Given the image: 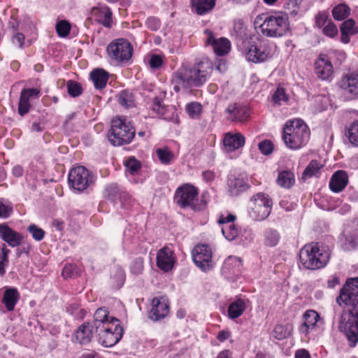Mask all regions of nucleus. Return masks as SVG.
<instances>
[{
    "instance_id": "obj_34",
    "label": "nucleus",
    "mask_w": 358,
    "mask_h": 358,
    "mask_svg": "<svg viewBox=\"0 0 358 358\" xmlns=\"http://www.w3.org/2000/svg\"><path fill=\"white\" fill-rule=\"evenodd\" d=\"M191 3L192 8L199 15L210 12L215 6V0H191Z\"/></svg>"
},
{
    "instance_id": "obj_11",
    "label": "nucleus",
    "mask_w": 358,
    "mask_h": 358,
    "mask_svg": "<svg viewBox=\"0 0 358 358\" xmlns=\"http://www.w3.org/2000/svg\"><path fill=\"white\" fill-rule=\"evenodd\" d=\"M99 336V343L105 347H112L115 345L122 337L123 329L120 327L119 322H112V324L101 327L99 330H95Z\"/></svg>"
},
{
    "instance_id": "obj_25",
    "label": "nucleus",
    "mask_w": 358,
    "mask_h": 358,
    "mask_svg": "<svg viewBox=\"0 0 358 358\" xmlns=\"http://www.w3.org/2000/svg\"><path fill=\"white\" fill-rule=\"evenodd\" d=\"M151 110L156 115L168 121H174L175 108L173 107H166L161 99L155 97L151 106Z\"/></svg>"
},
{
    "instance_id": "obj_47",
    "label": "nucleus",
    "mask_w": 358,
    "mask_h": 358,
    "mask_svg": "<svg viewBox=\"0 0 358 358\" xmlns=\"http://www.w3.org/2000/svg\"><path fill=\"white\" fill-rule=\"evenodd\" d=\"M27 231L36 241H41L45 237V231L34 224H30L27 227Z\"/></svg>"
},
{
    "instance_id": "obj_16",
    "label": "nucleus",
    "mask_w": 358,
    "mask_h": 358,
    "mask_svg": "<svg viewBox=\"0 0 358 358\" xmlns=\"http://www.w3.org/2000/svg\"><path fill=\"white\" fill-rule=\"evenodd\" d=\"M340 87L350 99L358 97V69L350 71L343 76Z\"/></svg>"
},
{
    "instance_id": "obj_52",
    "label": "nucleus",
    "mask_w": 358,
    "mask_h": 358,
    "mask_svg": "<svg viewBox=\"0 0 358 358\" xmlns=\"http://www.w3.org/2000/svg\"><path fill=\"white\" fill-rule=\"evenodd\" d=\"M258 148L261 153L268 155L273 151V145L269 140H264L258 144Z\"/></svg>"
},
{
    "instance_id": "obj_51",
    "label": "nucleus",
    "mask_w": 358,
    "mask_h": 358,
    "mask_svg": "<svg viewBox=\"0 0 358 358\" xmlns=\"http://www.w3.org/2000/svg\"><path fill=\"white\" fill-rule=\"evenodd\" d=\"M188 115L194 118L199 115L201 111V105L197 102H192L186 106Z\"/></svg>"
},
{
    "instance_id": "obj_8",
    "label": "nucleus",
    "mask_w": 358,
    "mask_h": 358,
    "mask_svg": "<svg viewBox=\"0 0 358 358\" xmlns=\"http://www.w3.org/2000/svg\"><path fill=\"white\" fill-rule=\"evenodd\" d=\"M109 58L121 64L127 63L133 55V46L125 38H120L112 41L106 48Z\"/></svg>"
},
{
    "instance_id": "obj_46",
    "label": "nucleus",
    "mask_w": 358,
    "mask_h": 358,
    "mask_svg": "<svg viewBox=\"0 0 358 358\" xmlns=\"http://www.w3.org/2000/svg\"><path fill=\"white\" fill-rule=\"evenodd\" d=\"M71 24L66 20H60L56 24V31L59 36L64 38L67 36L71 31Z\"/></svg>"
},
{
    "instance_id": "obj_17",
    "label": "nucleus",
    "mask_w": 358,
    "mask_h": 358,
    "mask_svg": "<svg viewBox=\"0 0 358 358\" xmlns=\"http://www.w3.org/2000/svg\"><path fill=\"white\" fill-rule=\"evenodd\" d=\"M315 73L322 80H331L334 75V68L329 57L321 54L314 64Z\"/></svg>"
},
{
    "instance_id": "obj_58",
    "label": "nucleus",
    "mask_w": 358,
    "mask_h": 358,
    "mask_svg": "<svg viewBox=\"0 0 358 358\" xmlns=\"http://www.w3.org/2000/svg\"><path fill=\"white\" fill-rule=\"evenodd\" d=\"M145 25L149 29L152 31H157L159 29L161 23L158 18L155 17H150L147 19Z\"/></svg>"
},
{
    "instance_id": "obj_45",
    "label": "nucleus",
    "mask_w": 358,
    "mask_h": 358,
    "mask_svg": "<svg viewBox=\"0 0 358 358\" xmlns=\"http://www.w3.org/2000/svg\"><path fill=\"white\" fill-rule=\"evenodd\" d=\"M126 171L131 175L136 174L141 167V162L134 157H129L124 162Z\"/></svg>"
},
{
    "instance_id": "obj_27",
    "label": "nucleus",
    "mask_w": 358,
    "mask_h": 358,
    "mask_svg": "<svg viewBox=\"0 0 358 358\" xmlns=\"http://www.w3.org/2000/svg\"><path fill=\"white\" fill-rule=\"evenodd\" d=\"M348 183V176L344 171H337L329 181L330 189L336 193L343 191Z\"/></svg>"
},
{
    "instance_id": "obj_56",
    "label": "nucleus",
    "mask_w": 358,
    "mask_h": 358,
    "mask_svg": "<svg viewBox=\"0 0 358 358\" xmlns=\"http://www.w3.org/2000/svg\"><path fill=\"white\" fill-rule=\"evenodd\" d=\"M148 62L150 68L153 69H158L162 66L164 60L161 55H152L150 56Z\"/></svg>"
},
{
    "instance_id": "obj_43",
    "label": "nucleus",
    "mask_w": 358,
    "mask_h": 358,
    "mask_svg": "<svg viewBox=\"0 0 358 358\" xmlns=\"http://www.w3.org/2000/svg\"><path fill=\"white\" fill-rule=\"evenodd\" d=\"M346 135L350 142L355 146H358V120L354 121L348 129Z\"/></svg>"
},
{
    "instance_id": "obj_40",
    "label": "nucleus",
    "mask_w": 358,
    "mask_h": 358,
    "mask_svg": "<svg viewBox=\"0 0 358 358\" xmlns=\"http://www.w3.org/2000/svg\"><path fill=\"white\" fill-rule=\"evenodd\" d=\"M156 154L161 163L169 164L174 159V154L168 147L157 148Z\"/></svg>"
},
{
    "instance_id": "obj_59",
    "label": "nucleus",
    "mask_w": 358,
    "mask_h": 358,
    "mask_svg": "<svg viewBox=\"0 0 358 358\" xmlns=\"http://www.w3.org/2000/svg\"><path fill=\"white\" fill-rule=\"evenodd\" d=\"M120 199L122 203V205L127 208L132 206L134 203V200L132 199L131 196L128 193L125 192L121 194Z\"/></svg>"
},
{
    "instance_id": "obj_38",
    "label": "nucleus",
    "mask_w": 358,
    "mask_h": 358,
    "mask_svg": "<svg viewBox=\"0 0 358 358\" xmlns=\"http://www.w3.org/2000/svg\"><path fill=\"white\" fill-rule=\"evenodd\" d=\"M118 102L125 108L134 107L135 106L134 96L128 90H122L118 94Z\"/></svg>"
},
{
    "instance_id": "obj_5",
    "label": "nucleus",
    "mask_w": 358,
    "mask_h": 358,
    "mask_svg": "<svg viewBox=\"0 0 358 358\" xmlns=\"http://www.w3.org/2000/svg\"><path fill=\"white\" fill-rule=\"evenodd\" d=\"M329 258V249L318 243L305 245L299 252L300 263L305 268L310 270L324 268L328 264Z\"/></svg>"
},
{
    "instance_id": "obj_2",
    "label": "nucleus",
    "mask_w": 358,
    "mask_h": 358,
    "mask_svg": "<svg viewBox=\"0 0 358 358\" xmlns=\"http://www.w3.org/2000/svg\"><path fill=\"white\" fill-rule=\"evenodd\" d=\"M213 70L212 63L204 59L196 62L193 66H182L173 76L171 83L175 92L199 87L205 83Z\"/></svg>"
},
{
    "instance_id": "obj_53",
    "label": "nucleus",
    "mask_w": 358,
    "mask_h": 358,
    "mask_svg": "<svg viewBox=\"0 0 358 358\" xmlns=\"http://www.w3.org/2000/svg\"><path fill=\"white\" fill-rule=\"evenodd\" d=\"M13 211V207L8 202H5L0 199V217H8Z\"/></svg>"
},
{
    "instance_id": "obj_26",
    "label": "nucleus",
    "mask_w": 358,
    "mask_h": 358,
    "mask_svg": "<svg viewBox=\"0 0 358 358\" xmlns=\"http://www.w3.org/2000/svg\"><path fill=\"white\" fill-rule=\"evenodd\" d=\"M109 312L107 308L102 307L98 308L94 315L93 325L95 330H99L101 327L109 325L112 322H119V320L114 317H109Z\"/></svg>"
},
{
    "instance_id": "obj_54",
    "label": "nucleus",
    "mask_w": 358,
    "mask_h": 358,
    "mask_svg": "<svg viewBox=\"0 0 358 358\" xmlns=\"http://www.w3.org/2000/svg\"><path fill=\"white\" fill-rule=\"evenodd\" d=\"M322 33L329 38H334L338 35V29L336 24L329 22L322 29Z\"/></svg>"
},
{
    "instance_id": "obj_31",
    "label": "nucleus",
    "mask_w": 358,
    "mask_h": 358,
    "mask_svg": "<svg viewBox=\"0 0 358 358\" xmlns=\"http://www.w3.org/2000/svg\"><path fill=\"white\" fill-rule=\"evenodd\" d=\"M19 299L20 293L17 288L8 287L4 292L2 303L8 311H12L14 310Z\"/></svg>"
},
{
    "instance_id": "obj_18",
    "label": "nucleus",
    "mask_w": 358,
    "mask_h": 358,
    "mask_svg": "<svg viewBox=\"0 0 358 358\" xmlns=\"http://www.w3.org/2000/svg\"><path fill=\"white\" fill-rule=\"evenodd\" d=\"M245 138L240 132H227L222 138L223 150L227 153L233 152L244 146Z\"/></svg>"
},
{
    "instance_id": "obj_19",
    "label": "nucleus",
    "mask_w": 358,
    "mask_h": 358,
    "mask_svg": "<svg viewBox=\"0 0 358 358\" xmlns=\"http://www.w3.org/2000/svg\"><path fill=\"white\" fill-rule=\"evenodd\" d=\"M175 262L174 253L171 248L164 247L157 252L156 264L162 271L165 272L171 271L173 268Z\"/></svg>"
},
{
    "instance_id": "obj_57",
    "label": "nucleus",
    "mask_w": 358,
    "mask_h": 358,
    "mask_svg": "<svg viewBox=\"0 0 358 358\" xmlns=\"http://www.w3.org/2000/svg\"><path fill=\"white\" fill-rule=\"evenodd\" d=\"M301 0H286L285 8L290 11L292 14H296L299 8Z\"/></svg>"
},
{
    "instance_id": "obj_41",
    "label": "nucleus",
    "mask_w": 358,
    "mask_h": 358,
    "mask_svg": "<svg viewBox=\"0 0 358 358\" xmlns=\"http://www.w3.org/2000/svg\"><path fill=\"white\" fill-rule=\"evenodd\" d=\"M280 241V234L273 229H267L264 233V243L269 246H275Z\"/></svg>"
},
{
    "instance_id": "obj_14",
    "label": "nucleus",
    "mask_w": 358,
    "mask_h": 358,
    "mask_svg": "<svg viewBox=\"0 0 358 358\" xmlns=\"http://www.w3.org/2000/svg\"><path fill=\"white\" fill-rule=\"evenodd\" d=\"M205 44L206 46L210 47L215 54L222 57L227 55L231 50V42L225 37L217 38L215 33L210 29L204 31Z\"/></svg>"
},
{
    "instance_id": "obj_62",
    "label": "nucleus",
    "mask_w": 358,
    "mask_h": 358,
    "mask_svg": "<svg viewBox=\"0 0 358 358\" xmlns=\"http://www.w3.org/2000/svg\"><path fill=\"white\" fill-rule=\"evenodd\" d=\"M236 219V216L232 214H229L227 216L222 215L218 222L224 225H229V224H234V221Z\"/></svg>"
},
{
    "instance_id": "obj_64",
    "label": "nucleus",
    "mask_w": 358,
    "mask_h": 358,
    "mask_svg": "<svg viewBox=\"0 0 358 358\" xmlns=\"http://www.w3.org/2000/svg\"><path fill=\"white\" fill-rule=\"evenodd\" d=\"M294 358H311V357L307 350L299 349L295 352Z\"/></svg>"
},
{
    "instance_id": "obj_50",
    "label": "nucleus",
    "mask_w": 358,
    "mask_h": 358,
    "mask_svg": "<svg viewBox=\"0 0 358 358\" xmlns=\"http://www.w3.org/2000/svg\"><path fill=\"white\" fill-rule=\"evenodd\" d=\"M273 100L275 103L281 105L288 101V96L283 88L278 87L273 95Z\"/></svg>"
},
{
    "instance_id": "obj_61",
    "label": "nucleus",
    "mask_w": 358,
    "mask_h": 358,
    "mask_svg": "<svg viewBox=\"0 0 358 358\" xmlns=\"http://www.w3.org/2000/svg\"><path fill=\"white\" fill-rule=\"evenodd\" d=\"M344 236H345L346 243H348L351 248H355L358 246V233H357L353 236H350L345 229L344 231Z\"/></svg>"
},
{
    "instance_id": "obj_12",
    "label": "nucleus",
    "mask_w": 358,
    "mask_h": 358,
    "mask_svg": "<svg viewBox=\"0 0 358 358\" xmlns=\"http://www.w3.org/2000/svg\"><path fill=\"white\" fill-rule=\"evenodd\" d=\"M92 182V176L83 166L72 169L69 173V185L78 192L86 189Z\"/></svg>"
},
{
    "instance_id": "obj_13",
    "label": "nucleus",
    "mask_w": 358,
    "mask_h": 358,
    "mask_svg": "<svg viewBox=\"0 0 358 358\" xmlns=\"http://www.w3.org/2000/svg\"><path fill=\"white\" fill-rule=\"evenodd\" d=\"M303 322L299 326V332L305 337L318 333L323 324L318 313L313 310H306L303 315Z\"/></svg>"
},
{
    "instance_id": "obj_44",
    "label": "nucleus",
    "mask_w": 358,
    "mask_h": 358,
    "mask_svg": "<svg viewBox=\"0 0 358 358\" xmlns=\"http://www.w3.org/2000/svg\"><path fill=\"white\" fill-rule=\"evenodd\" d=\"M104 194L106 197L115 201L120 199L122 193L120 192L119 187L116 184H111L106 187Z\"/></svg>"
},
{
    "instance_id": "obj_39",
    "label": "nucleus",
    "mask_w": 358,
    "mask_h": 358,
    "mask_svg": "<svg viewBox=\"0 0 358 358\" xmlns=\"http://www.w3.org/2000/svg\"><path fill=\"white\" fill-rule=\"evenodd\" d=\"M322 168V165L317 160H311L309 164L305 169L302 175V178L306 180L316 176Z\"/></svg>"
},
{
    "instance_id": "obj_48",
    "label": "nucleus",
    "mask_w": 358,
    "mask_h": 358,
    "mask_svg": "<svg viewBox=\"0 0 358 358\" xmlns=\"http://www.w3.org/2000/svg\"><path fill=\"white\" fill-rule=\"evenodd\" d=\"M131 273L134 275L141 274L144 268V261L141 257L135 258L130 265Z\"/></svg>"
},
{
    "instance_id": "obj_28",
    "label": "nucleus",
    "mask_w": 358,
    "mask_h": 358,
    "mask_svg": "<svg viewBox=\"0 0 358 358\" xmlns=\"http://www.w3.org/2000/svg\"><path fill=\"white\" fill-rule=\"evenodd\" d=\"M249 300L246 298L238 297L232 301L228 307V317L231 320L239 317L247 308Z\"/></svg>"
},
{
    "instance_id": "obj_20",
    "label": "nucleus",
    "mask_w": 358,
    "mask_h": 358,
    "mask_svg": "<svg viewBox=\"0 0 358 358\" xmlns=\"http://www.w3.org/2000/svg\"><path fill=\"white\" fill-rule=\"evenodd\" d=\"M169 312L168 300L165 296L155 297L152 301V309L149 317L154 321L164 318Z\"/></svg>"
},
{
    "instance_id": "obj_6",
    "label": "nucleus",
    "mask_w": 358,
    "mask_h": 358,
    "mask_svg": "<svg viewBox=\"0 0 358 358\" xmlns=\"http://www.w3.org/2000/svg\"><path fill=\"white\" fill-rule=\"evenodd\" d=\"M135 136V130L126 119L117 117L112 120L108 139L114 146L129 144Z\"/></svg>"
},
{
    "instance_id": "obj_29",
    "label": "nucleus",
    "mask_w": 358,
    "mask_h": 358,
    "mask_svg": "<svg viewBox=\"0 0 358 358\" xmlns=\"http://www.w3.org/2000/svg\"><path fill=\"white\" fill-rule=\"evenodd\" d=\"M96 21L106 27L113 25L112 12L107 6L94 8L92 11Z\"/></svg>"
},
{
    "instance_id": "obj_42",
    "label": "nucleus",
    "mask_w": 358,
    "mask_h": 358,
    "mask_svg": "<svg viewBox=\"0 0 358 358\" xmlns=\"http://www.w3.org/2000/svg\"><path fill=\"white\" fill-rule=\"evenodd\" d=\"M222 232L227 240L234 241L238 236L239 230L234 224H229L223 225Z\"/></svg>"
},
{
    "instance_id": "obj_10",
    "label": "nucleus",
    "mask_w": 358,
    "mask_h": 358,
    "mask_svg": "<svg viewBox=\"0 0 358 358\" xmlns=\"http://www.w3.org/2000/svg\"><path fill=\"white\" fill-rule=\"evenodd\" d=\"M199 189L189 183H185L176 189L174 200L182 208H190L196 210L197 208Z\"/></svg>"
},
{
    "instance_id": "obj_3",
    "label": "nucleus",
    "mask_w": 358,
    "mask_h": 358,
    "mask_svg": "<svg viewBox=\"0 0 358 358\" xmlns=\"http://www.w3.org/2000/svg\"><path fill=\"white\" fill-rule=\"evenodd\" d=\"M254 24L262 35L278 38L285 35L289 31V22L286 13H262L255 20Z\"/></svg>"
},
{
    "instance_id": "obj_30",
    "label": "nucleus",
    "mask_w": 358,
    "mask_h": 358,
    "mask_svg": "<svg viewBox=\"0 0 358 358\" xmlns=\"http://www.w3.org/2000/svg\"><path fill=\"white\" fill-rule=\"evenodd\" d=\"M94 326L89 322L83 324L76 332V339L80 344L90 343L94 334Z\"/></svg>"
},
{
    "instance_id": "obj_1",
    "label": "nucleus",
    "mask_w": 358,
    "mask_h": 358,
    "mask_svg": "<svg viewBox=\"0 0 358 358\" xmlns=\"http://www.w3.org/2000/svg\"><path fill=\"white\" fill-rule=\"evenodd\" d=\"M336 302L346 308L341 315L339 328L345 333L349 345L355 347L358 342V278L345 282Z\"/></svg>"
},
{
    "instance_id": "obj_32",
    "label": "nucleus",
    "mask_w": 358,
    "mask_h": 358,
    "mask_svg": "<svg viewBox=\"0 0 358 358\" xmlns=\"http://www.w3.org/2000/svg\"><path fill=\"white\" fill-rule=\"evenodd\" d=\"M341 41L343 43H348L350 41V36L358 32V28L355 26V20L352 19L344 21L341 27Z\"/></svg>"
},
{
    "instance_id": "obj_33",
    "label": "nucleus",
    "mask_w": 358,
    "mask_h": 358,
    "mask_svg": "<svg viewBox=\"0 0 358 358\" xmlns=\"http://www.w3.org/2000/svg\"><path fill=\"white\" fill-rule=\"evenodd\" d=\"M90 78L96 89L101 90L106 86L108 73L101 69H96L90 73Z\"/></svg>"
},
{
    "instance_id": "obj_4",
    "label": "nucleus",
    "mask_w": 358,
    "mask_h": 358,
    "mask_svg": "<svg viewBox=\"0 0 358 358\" xmlns=\"http://www.w3.org/2000/svg\"><path fill=\"white\" fill-rule=\"evenodd\" d=\"M310 136L308 125L301 119L288 120L283 127L282 140L285 145L292 150L305 146Z\"/></svg>"
},
{
    "instance_id": "obj_22",
    "label": "nucleus",
    "mask_w": 358,
    "mask_h": 358,
    "mask_svg": "<svg viewBox=\"0 0 358 358\" xmlns=\"http://www.w3.org/2000/svg\"><path fill=\"white\" fill-rule=\"evenodd\" d=\"M0 238L12 248L19 246L24 238L22 234L10 228L6 223L0 224Z\"/></svg>"
},
{
    "instance_id": "obj_55",
    "label": "nucleus",
    "mask_w": 358,
    "mask_h": 358,
    "mask_svg": "<svg viewBox=\"0 0 358 358\" xmlns=\"http://www.w3.org/2000/svg\"><path fill=\"white\" fill-rule=\"evenodd\" d=\"M224 266L227 268L231 267L239 268L242 266V262L238 257L230 256L225 260Z\"/></svg>"
},
{
    "instance_id": "obj_63",
    "label": "nucleus",
    "mask_w": 358,
    "mask_h": 358,
    "mask_svg": "<svg viewBox=\"0 0 358 358\" xmlns=\"http://www.w3.org/2000/svg\"><path fill=\"white\" fill-rule=\"evenodd\" d=\"M24 36L22 34L17 32L13 36V43L20 48H22L24 45Z\"/></svg>"
},
{
    "instance_id": "obj_15",
    "label": "nucleus",
    "mask_w": 358,
    "mask_h": 358,
    "mask_svg": "<svg viewBox=\"0 0 358 358\" xmlns=\"http://www.w3.org/2000/svg\"><path fill=\"white\" fill-rule=\"evenodd\" d=\"M192 259L195 264L203 271H207L213 267L212 250L206 244H199L194 248Z\"/></svg>"
},
{
    "instance_id": "obj_37",
    "label": "nucleus",
    "mask_w": 358,
    "mask_h": 358,
    "mask_svg": "<svg viewBox=\"0 0 358 358\" xmlns=\"http://www.w3.org/2000/svg\"><path fill=\"white\" fill-rule=\"evenodd\" d=\"M350 14V8L345 3H339L332 9V15L336 20L341 21Z\"/></svg>"
},
{
    "instance_id": "obj_23",
    "label": "nucleus",
    "mask_w": 358,
    "mask_h": 358,
    "mask_svg": "<svg viewBox=\"0 0 358 358\" xmlns=\"http://www.w3.org/2000/svg\"><path fill=\"white\" fill-rule=\"evenodd\" d=\"M225 112L227 118L231 122H245L250 116L247 107L236 103L229 105Z\"/></svg>"
},
{
    "instance_id": "obj_60",
    "label": "nucleus",
    "mask_w": 358,
    "mask_h": 358,
    "mask_svg": "<svg viewBox=\"0 0 358 358\" xmlns=\"http://www.w3.org/2000/svg\"><path fill=\"white\" fill-rule=\"evenodd\" d=\"M329 15L327 12H320L315 16V24L318 27H322L326 24Z\"/></svg>"
},
{
    "instance_id": "obj_24",
    "label": "nucleus",
    "mask_w": 358,
    "mask_h": 358,
    "mask_svg": "<svg viewBox=\"0 0 358 358\" xmlns=\"http://www.w3.org/2000/svg\"><path fill=\"white\" fill-rule=\"evenodd\" d=\"M228 191L231 196H238L246 191L250 185L247 179L242 175H231L227 182Z\"/></svg>"
},
{
    "instance_id": "obj_21",
    "label": "nucleus",
    "mask_w": 358,
    "mask_h": 358,
    "mask_svg": "<svg viewBox=\"0 0 358 358\" xmlns=\"http://www.w3.org/2000/svg\"><path fill=\"white\" fill-rule=\"evenodd\" d=\"M41 91L36 88H27L21 91L20 101L18 104V113L23 116L27 114L30 109V100L39 98Z\"/></svg>"
},
{
    "instance_id": "obj_9",
    "label": "nucleus",
    "mask_w": 358,
    "mask_h": 358,
    "mask_svg": "<svg viewBox=\"0 0 358 358\" xmlns=\"http://www.w3.org/2000/svg\"><path fill=\"white\" fill-rule=\"evenodd\" d=\"M276 50L277 46L274 43H250L245 48V57L249 62L260 63L273 57Z\"/></svg>"
},
{
    "instance_id": "obj_35",
    "label": "nucleus",
    "mask_w": 358,
    "mask_h": 358,
    "mask_svg": "<svg viewBox=\"0 0 358 358\" xmlns=\"http://www.w3.org/2000/svg\"><path fill=\"white\" fill-rule=\"evenodd\" d=\"M293 331V326L290 324H278L271 333V336L277 340H283L289 337Z\"/></svg>"
},
{
    "instance_id": "obj_36",
    "label": "nucleus",
    "mask_w": 358,
    "mask_h": 358,
    "mask_svg": "<svg viewBox=\"0 0 358 358\" xmlns=\"http://www.w3.org/2000/svg\"><path fill=\"white\" fill-rule=\"evenodd\" d=\"M278 185L285 189H289L295 184L294 175L289 171H280L276 179Z\"/></svg>"
},
{
    "instance_id": "obj_49",
    "label": "nucleus",
    "mask_w": 358,
    "mask_h": 358,
    "mask_svg": "<svg viewBox=\"0 0 358 358\" xmlns=\"http://www.w3.org/2000/svg\"><path fill=\"white\" fill-rule=\"evenodd\" d=\"M67 89L69 94L73 97H77L82 94V87L77 82L69 80L67 82Z\"/></svg>"
},
{
    "instance_id": "obj_7",
    "label": "nucleus",
    "mask_w": 358,
    "mask_h": 358,
    "mask_svg": "<svg viewBox=\"0 0 358 358\" xmlns=\"http://www.w3.org/2000/svg\"><path fill=\"white\" fill-rule=\"evenodd\" d=\"M273 206L272 199L266 193L254 194L248 204V213L254 221H262L270 215Z\"/></svg>"
}]
</instances>
